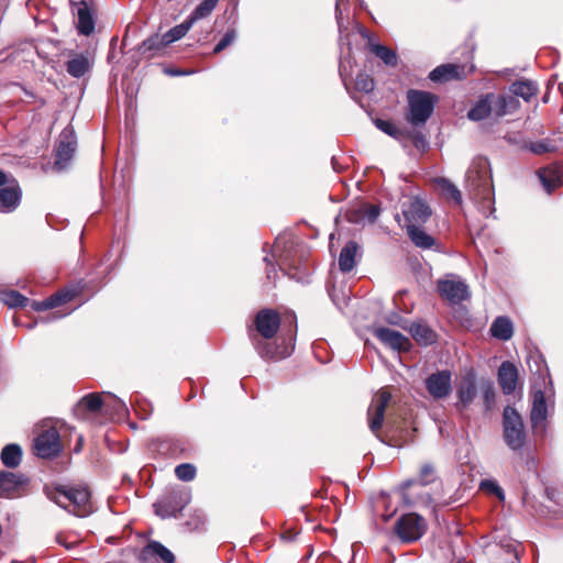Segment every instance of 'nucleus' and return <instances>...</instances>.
<instances>
[{
    "label": "nucleus",
    "mask_w": 563,
    "mask_h": 563,
    "mask_svg": "<svg viewBox=\"0 0 563 563\" xmlns=\"http://www.w3.org/2000/svg\"><path fill=\"white\" fill-rule=\"evenodd\" d=\"M2 464L8 468H14L22 461V450L18 444H7L0 455Z\"/></svg>",
    "instance_id": "c85d7f7f"
},
{
    "label": "nucleus",
    "mask_w": 563,
    "mask_h": 563,
    "mask_svg": "<svg viewBox=\"0 0 563 563\" xmlns=\"http://www.w3.org/2000/svg\"><path fill=\"white\" fill-rule=\"evenodd\" d=\"M144 555L158 556L164 563H174V554L162 543L151 541L143 551Z\"/></svg>",
    "instance_id": "72a5a7b5"
},
{
    "label": "nucleus",
    "mask_w": 563,
    "mask_h": 563,
    "mask_svg": "<svg viewBox=\"0 0 563 563\" xmlns=\"http://www.w3.org/2000/svg\"><path fill=\"white\" fill-rule=\"evenodd\" d=\"M493 93L486 95L479 99L475 106L468 111L467 117L472 121H481L493 113Z\"/></svg>",
    "instance_id": "bb28decb"
},
{
    "label": "nucleus",
    "mask_w": 563,
    "mask_h": 563,
    "mask_svg": "<svg viewBox=\"0 0 563 563\" xmlns=\"http://www.w3.org/2000/svg\"><path fill=\"white\" fill-rule=\"evenodd\" d=\"M167 43H165L164 36L155 34L147 40H145L139 47V52L142 55H146L147 58L153 57L158 51L165 48Z\"/></svg>",
    "instance_id": "473e14b6"
},
{
    "label": "nucleus",
    "mask_w": 563,
    "mask_h": 563,
    "mask_svg": "<svg viewBox=\"0 0 563 563\" xmlns=\"http://www.w3.org/2000/svg\"><path fill=\"white\" fill-rule=\"evenodd\" d=\"M459 77L460 66L453 64L438 66L429 74V78L433 82H443Z\"/></svg>",
    "instance_id": "cd10ccee"
},
{
    "label": "nucleus",
    "mask_w": 563,
    "mask_h": 563,
    "mask_svg": "<svg viewBox=\"0 0 563 563\" xmlns=\"http://www.w3.org/2000/svg\"><path fill=\"white\" fill-rule=\"evenodd\" d=\"M1 301L10 308L24 307L29 299L15 290L5 291L1 295Z\"/></svg>",
    "instance_id": "a19ab883"
},
{
    "label": "nucleus",
    "mask_w": 563,
    "mask_h": 563,
    "mask_svg": "<svg viewBox=\"0 0 563 563\" xmlns=\"http://www.w3.org/2000/svg\"><path fill=\"white\" fill-rule=\"evenodd\" d=\"M343 3V0H336V4H335V18H336V21H338V25H339V29L341 30V26H342V19H343V11L341 9V5Z\"/></svg>",
    "instance_id": "3c124183"
},
{
    "label": "nucleus",
    "mask_w": 563,
    "mask_h": 563,
    "mask_svg": "<svg viewBox=\"0 0 563 563\" xmlns=\"http://www.w3.org/2000/svg\"><path fill=\"white\" fill-rule=\"evenodd\" d=\"M273 273L275 274V272H274V269H273V268H272V269H267L266 274H267V278H268V279H271V278L273 277V276H272V274H273Z\"/></svg>",
    "instance_id": "13d9d810"
},
{
    "label": "nucleus",
    "mask_w": 563,
    "mask_h": 563,
    "mask_svg": "<svg viewBox=\"0 0 563 563\" xmlns=\"http://www.w3.org/2000/svg\"><path fill=\"white\" fill-rule=\"evenodd\" d=\"M64 314H58L57 312H54L52 314V318L51 319H57V318H62Z\"/></svg>",
    "instance_id": "bf43d9fd"
},
{
    "label": "nucleus",
    "mask_w": 563,
    "mask_h": 563,
    "mask_svg": "<svg viewBox=\"0 0 563 563\" xmlns=\"http://www.w3.org/2000/svg\"><path fill=\"white\" fill-rule=\"evenodd\" d=\"M510 92L514 97H520L529 101L538 92V86L531 80H518L510 86Z\"/></svg>",
    "instance_id": "2f4dec72"
},
{
    "label": "nucleus",
    "mask_w": 563,
    "mask_h": 563,
    "mask_svg": "<svg viewBox=\"0 0 563 563\" xmlns=\"http://www.w3.org/2000/svg\"><path fill=\"white\" fill-rule=\"evenodd\" d=\"M103 400L99 394H89L81 398L78 409H87L90 412H97L103 407Z\"/></svg>",
    "instance_id": "ea45409f"
},
{
    "label": "nucleus",
    "mask_w": 563,
    "mask_h": 563,
    "mask_svg": "<svg viewBox=\"0 0 563 563\" xmlns=\"http://www.w3.org/2000/svg\"><path fill=\"white\" fill-rule=\"evenodd\" d=\"M482 394L487 407L494 401L495 393L490 383H485L482 386Z\"/></svg>",
    "instance_id": "8fccbe9b"
},
{
    "label": "nucleus",
    "mask_w": 563,
    "mask_h": 563,
    "mask_svg": "<svg viewBox=\"0 0 563 563\" xmlns=\"http://www.w3.org/2000/svg\"><path fill=\"white\" fill-rule=\"evenodd\" d=\"M426 528V521L422 517L416 514H407L397 520L395 531L404 542H413L422 537Z\"/></svg>",
    "instance_id": "0eeeda50"
},
{
    "label": "nucleus",
    "mask_w": 563,
    "mask_h": 563,
    "mask_svg": "<svg viewBox=\"0 0 563 563\" xmlns=\"http://www.w3.org/2000/svg\"><path fill=\"white\" fill-rule=\"evenodd\" d=\"M190 500L191 494L189 490H172L154 504L155 514L163 519L177 517Z\"/></svg>",
    "instance_id": "423d86ee"
},
{
    "label": "nucleus",
    "mask_w": 563,
    "mask_h": 563,
    "mask_svg": "<svg viewBox=\"0 0 563 563\" xmlns=\"http://www.w3.org/2000/svg\"><path fill=\"white\" fill-rule=\"evenodd\" d=\"M124 408V404L121 402L120 400H115V409L117 410H121Z\"/></svg>",
    "instance_id": "4d7b16f0"
},
{
    "label": "nucleus",
    "mask_w": 563,
    "mask_h": 563,
    "mask_svg": "<svg viewBox=\"0 0 563 563\" xmlns=\"http://www.w3.org/2000/svg\"><path fill=\"white\" fill-rule=\"evenodd\" d=\"M10 181L7 175L0 169V187L7 185Z\"/></svg>",
    "instance_id": "5fc2aeb1"
},
{
    "label": "nucleus",
    "mask_w": 563,
    "mask_h": 563,
    "mask_svg": "<svg viewBox=\"0 0 563 563\" xmlns=\"http://www.w3.org/2000/svg\"><path fill=\"white\" fill-rule=\"evenodd\" d=\"M256 334L250 331V339L258 355L266 360H279L287 357L290 351L279 350L269 340L278 332L280 327L279 313L273 309H262L254 319Z\"/></svg>",
    "instance_id": "f257e3e1"
},
{
    "label": "nucleus",
    "mask_w": 563,
    "mask_h": 563,
    "mask_svg": "<svg viewBox=\"0 0 563 563\" xmlns=\"http://www.w3.org/2000/svg\"><path fill=\"white\" fill-rule=\"evenodd\" d=\"M379 216V208L375 205H363L358 209V214L351 213L347 216L349 221L357 222L360 220H367L373 223Z\"/></svg>",
    "instance_id": "f704fd0d"
},
{
    "label": "nucleus",
    "mask_w": 563,
    "mask_h": 563,
    "mask_svg": "<svg viewBox=\"0 0 563 563\" xmlns=\"http://www.w3.org/2000/svg\"><path fill=\"white\" fill-rule=\"evenodd\" d=\"M21 188L15 179L0 187V212L10 213L14 211L21 201Z\"/></svg>",
    "instance_id": "dca6fc26"
},
{
    "label": "nucleus",
    "mask_w": 563,
    "mask_h": 563,
    "mask_svg": "<svg viewBox=\"0 0 563 563\" xmlns=\"http://www.w3.org/2000/svg\"><path fill=\"white\" fill-rule=\"evenodd\" d=\"M438 291L451 305H457L470 297L468 286L456 276L439 280Z\"/></svg>",
    "instance_id": "9d476101"
},
{
    "label": "nucleus",
    "mask_w": 563,
    "mask_h": 563,
    "mask_svg": "<svg viewBox=\"0 0 563 563\" xmlns=\"http://www.w3.org/2000/svg\"><path fill=\"white\" fill-rule=\"evenodd\" d=\"M493 113L500 118L519 109L520 102L514 95H493Z\"/></svg>",
    "instance_id": "5701e85b"
},
{
    "label": "nucleus",
    "mask_w": 563,
    "mask_h": 563,
    "mask_svg": "<svg viewBox=\"0 0 563 563\" xmlns=\"http://www.w3.org/2000/svg\"><path fill=\"white\" fill-rule=\"evenodd\" d=\"M435 479V472L431 464H423L419 474V483L421 485H428Z\"/></svg>",
    "instance_id": "49530a36"
},
{
    "label": "nucleus",
    "mask_w": 563,
    "mask_h": 563,
    "mask_svg": "<svg viewBox=\"0 0 563 563\" xmlns=\"http://www.w3.org/2000/svg\"><path fill=\"white\" fill-rule=\"evenodd\" d=\"M236 37V33L234 30L228 31L224 36L220 40V42L214 46L213 52L216 54L220 53L224 48H227L229 45H231Z\"/></svg>",
    "instance_id": "de8ad7c7"
},
{
    "label": "nucleus",
    "mask_w": 563,
    "mask_h": 563,
    "mask_svg": "<svg viewBox=\"0 0 563 563\" xmlns=\"http://www.w3.org/2000/svg\"><path fill=\"white\" fill-rule=\"evenodd\" d=\"M166 73L172 75V76H179V75H184L185 74L184 71L178 70V69H170V70H167Z\"/></svg>",
    "instance_id": "6e6d98bb"
},
{
    "label": "nucleus",
    "mask_w": 563,
    "mask_h": 563,
    "mask_svg": "<svg viewBox=\"0 0 563 563\" xmlns=\"http://www.w3.org/2000/svg\"><path fill=\"white\" fill-rule=\"evenodd\" d=\"M503 435L506 444L514 451L520 450L526 443L522 419L517 410L509 406L503 412Z\"/></svg>",
    "instance_id": "39448f33"
},
{
    "label": "nucleus",
    "mask_w": 563,
    "mask_h": 563,
    "mask_svg": "<svg viewBox=\"0 0 563 563\" xmlns=\"http://www.w3.org/2000/svg\"><path fill=\"white\" fill-rule=\"evenodd\" d=\"M192 23L189 19L185 20L183 23L172 27L168 32H166L163 36L165 40V43L167 45L180 40L184 37L187 32L191 29Z\"/></svg>",
    "instance_id": "4c0bfd02"
},
{
    "label": "nucleus",
    "mask_w": 563,
    "mask_h": 563,
    "mask_svg": "<svg viewBox=\"0 0 563 563\" xmlns=\"http://www.w3.org/2000/svg\"><path fill=\"white\" fill-rule=\"evenodd\" d=\"M437 189L440 194L456 205L462 203V194L459 188L446 178H437L434 180Z\"/></svg>",
    "instance_id": "c756f323"
},
{
    "label": "nucleus",
    "mask_w": 563,
    "mask_h": 563,
    "mask_svg": "<svg viewBox=\"0 0 563 563\" xmlns=\"http://www.w3.org/2000/svg\"><path fill=\"white\" fill-rule=\"evenodd\" d=\"M206 523V516L201 510H195L188 521H186V527L189 531L200 530L203 528Z\"/></svg>",
    "instance_id": "37998d69"
},
{
    "label": "nucleus",
    "mask_w": 563,
    "mask_h": 563,
    "mask_svg": "<svg viewBox=\"0 0 563 563\" xmlns=\"http://www.w3.org/2000/svg\"><path fill=\"white\" fill-rule=\"evenodd\" d=\"M466 185L475 199L490 201L493 184L487 158L478 156L473 159L466 172Z\"/></svg>",
    "instance_id": "7ed1b4c3"
},
{
    "label": "nucleus",
    "mask_w": 563,
    "mask_h": 563,
    "mask_svg": "<svg viewBox=\"0 0 563 563\" xmlns=\"http://www.w3.org/2000/svg\"><path fill=\"white\" fill-rule=\"evenodd\" d=\"M357 244L353 241H350L342 249L339 256V267L342 272H350L355 266V255L357 252Z\"/></svg>",
    "instance_id": "7c9ffc66"
},
{
    "label": "nucleus",
    "mask_w": 563,
    "mask_h": 563,
    "mask_svg": "<svg viewBox=\"0 0 563 563\" xmlns=\"http://www.w3.org/2000/svg\"><path fill=\"white\" fill-rule=\"evenodd\" d=\"M438 98L429 91L409 89L406 120L413 126L424 124L431 117Z\"/></svg>",
    "instance_id": "20e7f679"
},
{
    "label": "nucleus",
    "mask_w": 563,
    "mask_h": 563,
    "mask_svg": "<svg viewBox=\"0 0 563 563\" xmlns=\"http://www.w3.org/2000/svg\"><path fill=\"white\" fill-rule=\"evenodd\" d=\"M219 0H203L188 16V19L194 24L196 21L207 18L214 10Z\"/></svg>",
    "instance_id": "58836bf2"
},
{
    "label": "nucleus",
    "mask_w": 563,
    "mask_h": 563,
    "mask_svg": "<svg viewBox=\"0 0 563 563\" xmlns=\"http://www.w3.org/2000/svg\"><path fill=\"white\" fill-rule=\"evenodd\" d=\"M415 481H406L401 484V489L404 492V496H406V490L413 485Z\"/></svg>",
    "instance_id": "864d4df0"
},
{
    "label": "nucleus",
    "mask_w": 563,
    "mask_h": 563,
    "mask_svg": "<svg viewBox=\"0 0 563 563\" xmlns=\"http://www.w3.org/2000/svg\"><path fill=\"white\" fill-rule=\"evenodd\" d=\"M69 299H70V295L68 292H59V294H56V295L49 297L48 299H46L44 301H40V302L34 301L32 303V307H33V309H35L37 311L53 309V308L58 307L62 303L68 301Z\"/></svg>",
    "instance_id": "e433bc0d"
},
{
    "label": "nucleus",
    "mask_w": 563,
    "mask_h": 563,
    "mask_svg": "<svg viewBox=\"0 0 563 563\" xmlns=\"http://www.w3.org/2000/svg\"><path fill=\"white\" fill-rule=\"evenodd\" d=\"M456 394L459 398L456 407L459 409H465L473 402L476 396V384L474 375L470 374L463 377L457 387Z\"/></svg>",
    "instance_id": "412c9836"
},
{
    "label": "nucleus",
    "mask_w": 563,
    "mask_h": 563,
    "mask_svg": "<svg viewBox=\"0 0 563 563\" xmlns=\"http://www.w3.org/2000/svg\"><path fill=\"white\" fill-rule=\"evenodd\" d=\"M548 407L545 396L542 390H534L532 394V408L530 412V420L533 432L537 435L543 437L547 429Z\"/></svg>",
    "instance_id": "4468645a"
},
{
    "label": "nucleus",
    "mask_w": 563,
    "mask_h": 563,
    "mask_svg": "<svg viewBox=\"0 0 563 563\" xmlns=\"http://www.w3.org/2000/svg\"><path fill=\"white\" fill-rule=\"evenodd\" d=\"M355 87L362 92H371L374 89V80L367 74H358L355 79Z\"/></svg>",
    "instance_id": "c03bdc74"
},
{
    "label": "nucleus",
    "mask_w": 563,
    "mask_h": 563,
    "mask_svg": "<svg viewBox=\"0 0 563 563\" xmlns=\"http://www.w3.org/2000/svg\"><path fill=\"white\" fill-rule=\"evenodd\" d=\"M426 388L433 399H444L452 391V375L450 371H439L426 379Z\"/></svg>",
    "instance_id": "ddd939ff"
},
{
    "label": "nucleus",
    "mask_w": 563,
    "mask_h": 563,
    "mask_svg": "<svg viewBox=\"0 0 563 563\" xmlns=\"http://www.w3.org/2000/svg\"><path fill=\"white\" fill-rule=\"evenodd\" d=\"M539 179L548 194L561 186L563 173L556 167H545L538 172Z\"/></svg>",
    "instance_id": "b1692460"
},
{
    "label": "nucleus",
    "mask_w": 563,
    "mask_h": 563,
    "mask_svg": "<svg viewBox=\"0 0 563 563\" xmlns=\"http://www.w3.org/2000/svg\"><path fill=\"white\" fill-rule=\"evenodd\" d=\"M34 449L40 457L56 456L62 451L59 433L55 427L42 430L34 440Z\"/></svg>",
    "instance_id": "6e6552de"
},
{
    "label": "nucleus",
    "mask_w": 563,
    "mask_h": 563,
    "mask_svg": "<svg viewBox=\"0 0 563 563\" xmlns=\"http://www.w3.org/2000/svg\"><path fill=\"white\" fill-rule=\"evenodd\" d=\"M402 214L406 224H420L424 223L431 216L429 206L418 197L410 198L408 202L402 205Z\"/></svg>",
    "instance_id": "2eb2a0df"
},
{
    "label": "nucleus",
    "mask_w": 563,
    "mask_h": 563,
    "mask_svg": "<svg viewBox=\"0 0 563 563\" xmlns=\"http://www.w3.org/2000/svg\"><path fill=\"white\" fill-rule=\"evenodd\" d=\"M175 474L178 479L189 482L196 476V467L192 464L184 463L176 466Z\"/></svg>",
    "instance_id": "79ce46f5"
},
{
    "label": "nucleus",
    "mask_w": 563,
    "mask_h": 563,
    "mask_svg": "<svg viewBox=\"0 0 563 563\" xmlns=\"http://www.w3.org/2000/svg\"><path fill=\"white\" fill-rule=\"evenodd\" d=\"M47 496L55 504L76 516L85 517L91 512L90 493L87 487H60Z\"/></svg>",
    "instance_id": "f03ea898"
},
{
    "label": "nucleus",
    "mask_w": 563,
    "mask_h": 563,
    "mask_svg": "<svg viewBox=\"0 0 563 563\" xmlns=\"http://www.w3.org/2000/svg\"><path fill=\"white\" fill-rule=\"evenodd\" d=\"M29 478L21 473L0 472V497L16 498L26 493Z\"/></svg>",
    "instance_id": "1a4fd4ad"
},
{
    "label": "nucleus",
    "mask_w": 563,
    "mask_h": 563,
    "mask_svg": "<svg viewBox=\"0 0 563 563\" xmlns=\"http://www.w3.org/2000/svg\"><path fill=\"white\" fill-rule=\"evenodd\" d=\"M361 34L366 38L368 49L379 58L386 66L395 67L398 64V56L395 51L389 47L376 43L373 35L365 29L361 30Z\"/></svg>",
    "instance_id": "6ab92c4d"
},
{
    "label": "nucleus",
    "mask_w": 563,
    "mask_h": 563,
    "mask_svg": "<svg viewBox=\"0 0 563 563\" xmlns=\"http://www.w3.org/2000/svg\"><path fill=\"white\" fill-rule=\"evenodd\" d=\"M77 30L79 34L90 35L95 30V20L86 1L76 4Z\"/></svg>",
    "instance_id": "4be33fe9"
},
{
    "label": "nucleus",
    "mask_w": 563,
    "mask_h": 563,
    "mask_svg": "<svg viewBox=\"0 0 563 563\" xmlns=\"http://www.w3.org/2000/svg\"><path fill=\"white\" fill-rule=\"evenodd\" d=\"M92 65L93 59L88 53L70 52L65 68L71 77L80 78L91 70Z\"/></svg>",
    "instance_id": "f3484780"
},
{
    "label": "nucleus",
    "mask_w": 563,
    "mask_h": 563,
    "mask_svg": "<svg viewBox=\"0 0 563 563\" xmlns=\"http://www.w3.org/2000/svg\"><path fill=\"white\" fill-rule=\"evenodd\" d=\"M391 399L390 393L385 389H380L372 399L371 406L368 408V427L371 431L375 434L383 427L385 410Z\"/></svg>",
    "instance_id": "9b49d317"
},
{
    "label": "nucleus",
    "mask_w": 563,
    "mask_h": 563,
    "mask_svg": "<svg viewBox=\"0 0 563 563\" xmlns=\"http://www.w3.org/2000/svg\"><path fill=\"white\" fill-rule=\"evenodd\" d=\"M531 150H532V152H534L537 154H542L548 151V147L543 143H536L532 145Z\"/></svg>",
    "instance_id": "603ef678"
},
{
    "label": "nucleus",
    "mask_w": 563,
    "mask_h": 563,
    "mask_svg": "<svg viewBox=\"0 0 563 563\" xmlns=\"http://www.w3.org/2000/svg\"><path fill=\"white\" fill-rule=\"evenodd\" d=\"M489 331L492 336L501 341H508L514 334L512 322L507 317H497L492 323Z\"/></svg>",
    "instance_id": "393cba45"
},
{
    "label": "nucleus",
    "mask_w": 563,
    "mask_h": 563,
    "mask_svg": "<svg viewBox=\"0 0 563 563\" xmlns=\"http://www.w3.org/2000/svg\"><path fill=\"white\" fill-rule=\"evenodd\" d=\"M482 488L495 494L498 498H504V492L501 487L494 481H484L482 482Z\"/></svg>",
    "instance_id": "09e8293b"
},
{
    "label": "nucleus",
    "mask_w": 563,
    "mask_h": 563,
    "mask_svg": "<svg viewBox=\"0 0 563 563\" xmlns=\"http://www.w3.org/2000/svg\"><path fill=\"white\" fill-rule=\"evenodd\" d=\"M406 229L410 240L417 247L431 249L434 245V239L420 227L406 224Z\"/></svg>",
    "instance_id": "a878e982"
},
{
    "label": "nucleus",
    "mask_w": 563,
    "mask_h": 563,
    "mask_svg": "<svg viewBox=\"0 0 563 563\" xmlns=\"http://www.w3.org/2000/svg\"><path fill=\"white\" fill-rule=\"evenodd\" d=\"M518 382L517 367L511 362H503L498 369V383L504 394L510 395L516 390Z\"/></svg>",
    "instance_id": "aec40b11"
},
{
    "label": "nucleus",
    "mask_w": 563,
    "mask_h": 563,
    "mask_svg": "<svg viewBox=\"0 0 563 563\" xmlns=\"http://www.w3.org/2000/svg\"><path fill=\"white\" fill-rule=\"evenodd\" d=\"M76 135L70 126L65 128L58 137L56 147L55 166L59 169L65 168L74 157L76 152Z\"/></svg>",
    "instance_id": "f8f14e48"
},
{
    "label": "nucleus",
    "mask_w": 563,
    "mask_h": 563,
    "mask_svg": "<svg viewBox=\"0 0 563 563\" xmlns=\"http://www.w3.org/2000/svg\"><path fill=\"white\" fill-rule=\"evenodd\" d=\"M376 126L395 139H399L401 135V131L390 121L378 119L376 121Z\"/></svg>",
    "instance_id": "a18cd8bd"
},
{
    "label": "nucleus",
    "mask_w": 563,
    "mask_h": 563,
    "mask_svg": "<svg viewBox=\"0 0 563 563\" xmlns=\"http://www.w3.org/2000/svg\"><path fill=\"white\" fill-rule=\"evenodd\" d=\"M374 335L385 345L396 351H408L410 341L402 333L389 328L379 327L374 330Z\"/></svg>",
    "instance_id": "a211bd4d"
},
{
    "label": "nucleus",
    "mask_w": 563,
    "mask_h": 563,
    "mask_svg": "<svg viewBox=\"0 0 563 563\" xmlns=\"http://www.w3.org/2000/svg\"><path fill=\"white\" fill-rule=\"evenodd\" d=\"M411 335L421 344H430L434 341V332L426 324L413 323L410 328Z\"/></svg>",
    "instance_id": "c9c22d12"
}]
</instances>
